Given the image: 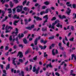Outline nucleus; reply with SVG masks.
Wrapping results in <instances>:
<instances>
[{
	"instance_id": "603ef678",
	"label": "nucleus",
	"mask_w": 76,
	"mask_h": 76,
	"mask_svg": "<svg viewBox=\"0 0 76 76\" xmlns=\"http://www.w3.org/2000/svg\"><path fill=\"white\" fill-rule=\"evenodd\" d=\"M29 53V50H27L25 53V55H26L27 54H28Z\"/></svg>"
},
{
	"instance_id": "864d4df0",
	"label": "nucleus",
	"mask_w": 76,
	"mask_h": 76,
	"mask_svg": "<svg viewBox=\"0 0 76 76\" xmlns=\"http://www.w3.org/2000/svg\"><path fill=\"white\" fill-rule=\"evenodd\" d=\"M37 56H36L34 58H33V60H37Z\"/></svg>"
},
{
	"instance_id": "f257e3e1",
	"label": "nucleus",
	"mask_w": 76,
	"mask_h": 76,
	"mask_svg": "<svg viewBox=\"0 0 76 76\" xmlns=\"http://www.w3.org/2000/svg\"><path fill=\"white\" fill-rule=\"evenodd\" d=\"M13 29V27H12L11 26H9L8 27V26L7 25L5 27V29L6 30L5 31V33L10 32L11 29Z\"/></svg>"
},
{
	"instance_id": "72a5a7b5",
	"label": "nucleus",
	"mask_w": 76,
	"mask_h": 76,
	"mask_svg": "<svg viewBox=\"0 0 76 76\" xmlns=\"http://www.w3.org/2000/svg\"><path fill=\"white\" fill-rule=\"evenodd\" d=\"M54 37H50L48 38L49 39H54Z\"/></svg>"
},
{
	"instance_id": "7ed1b4c3",
	"label": "nucleus",
	"mask_w": 76,
	"mask_h": 76,
	"mask_svg": "<svg viewBox=\"0 0 76 76\" xmlns=\"http://www.w3.org/2000/svg\"><path fill=\"white\" fill-rule=\"evenodd\" d=\"M16 9H18V8H19L20 9V10L18 9L17 10V12H20L22 11V9L23 8V6H18L16 7Z\"/></svg>"
},
{
	"instance_id": "dca6fc26",
	"label": "nucleus",
	"mask_w": 76,
	"mask_h": 76,
	"mask_svg": "<svg viewBox=\"0 0 76 76\" xmlns=\"http://www.w3.org/2000/svg\"><path fill=\"white\" fill-rule=\"evenodd\" d=\"M1 13H3L2 15V16H4V14L5 13V12L4 11H2L1 10H0V14Z\"/></svg>"
},
{
	"instance_id": "f8f14e48",
	"label": "nucleus",
	"mask_w": 76,
	"mask_h": 76,
	"mask_svg": "<svg viewBox=\"0 0 76 76\" xmlns=\"http://www.w3.org/2000/svg\"><path fill=\"white\" fill-rule=\"evenodd\" d=\"M65 62L64 61H63L61 62V63L60 64V65H63V64H64V66L65 67H66L67 66V64L66 63H64Z\"/></svg>"
},
{
	"instance_id": "58836bf2",
	"label": "nucleus",
	"mask_w": 76,
	"mask_h": 76,
	"mask_svg": "<svg viewBox=\"0 0 76 76\" xmlns=\"http://www.w3.org/2000/svg\"><path fill=\"white\" fill-rule=\"evenodd\" d=\"M3 72L4 73L5 75H6L7 74V73H6V70H3Z\"/></svg>"
},
{
	"instance_id": "2eb2a0df",
	"label": "nucleus",
	"mask_w": 76,
	"mask_h": 76,
	"mask_svg": "<svg viewBox=\"0 0 76 76\" xmlns=\"http://www.w3.org/2000/svg\"><path fill=\"white\" fill-rule=\"evenodd\" d=\"M48 66H49L50 67H53V66L51 65V63H50L49 64L47 65L46 66L47 68H48Z\"/></svg>"
},
{
	"instance_id": "4c0bfd02",
	"label": "nucleus",
	"mask_w": 76,
	"mask_h": 76,
	"mask_svg": "<svg viewBox=\"0 0 76 76\" xmlns=\"http://www.w3.org/2000/svg\"><path fill=\"white\" fill-rule=\"evenodd\" d=\"M16 17H17V15H14L13 18V19H16Z\"/></svg>"
},
{
	"instance_id": "5701e85b",
	"label": "nucleus",
	"mask_w": 76,
	"mask_h": 76,
	"mask_svg": "<svg viewBox=\"0 0 76 76\" xmlns=\"http://www.w3.org/2000/svg\"><path fill=\"white\" fill-rule=\"evenodd\" d=\"M52 53L53 55V56H55V54H56V53H54V49H53L52 50Z\"/></svg>"
},
{
	"instance_id": "7c9ffc66",
	"label": "nucleus",
	"mask_w": 76,
	"mask_h": 76,
	"mask_svg": "<svg viewBox=\"0 0 76 76\" xmlns=\"http://www.w3.org/2000/svg\"><path fill=\"white\" fill-rule=\"evenodd\" d=\"M9 39L10 41L12 40V36H10L9 38Z\"/></svg>"
},
{
	"instance_id": "c9c22d12",
	"label": "nucleus",
	"mask_w": 76,
	"mask_h": 76,
	"mask_svg": "<svg viewBox=\"0 0 76 76\" xmlns=\"http://www.w3.org/2000/svg\"><path fill=\"white\" fill-rule=\"evenodd\" d=\"M73 39H74V38L72 37L69 39V41H73Z\"/></svg>"
},
{
	"instance_id": "4be33fe9",
	"label": "nucleus",
	"mask_w": 76,
	"mask_h": 76,
	"mask_svg": "<svg viewBox=\"0 0 76 76\" xmlns=\"http://www.w3.org/2000/svg\"><path fill=\"white\" fill-rule=\"evenodd\" d=\"M10 7H12L13 6L14 4H12V1H10Z\"/></svg>"
},
{
	"instance_id": "412c9836",
	"label": "nucleus",
	"mask_w": 76,
	"mask_h": 76,
	"mask_svg": "<svg viewBox=\"0 0 76 76\" xmlns=\"http://www.w3.org/2000/svg\"><path fill=\"white\" fill-rule=\"evenodd\" d=\"M50 8H48L45 10V13H48V11L50 10Z\"/></svg>"
},
{
	"instance_id": "9d476101",
	"label": "nucleus",
	"mask_w": 76,
	"mask_h": 76,
	"mask_svg": "<svg viewBox=\"0 0 76 76\" xmlns=\"http://www.w3.org/2000/svg\"><path fill=\"white\" fill-rule=\"evenodd\" d=\"M24 37V34L22 33L21 34V35L20 36V34H19L18 36V37L19 38V39H20L21 38H22Z\"/></svg>"
},
{
	"instance_id": "6ab92c4d",
	"label": "nucleus",
	"mask_w": 76,
	"mask_h": 76,
	"mask_svg": "<svg viewBox=\"0 0 76 76\" xmlns=\"http://www.w3.org/2000/svg\"><path fill=\"white\" fill-rule=\"evenodd\" d=\"M56 26L57 27H58V28H62V25H60V24L58 23L57 25H56Z\"/></svg>"
},
{
	"instance_id": "a211bd4d",
	"label": "nucleus",
	"mask_w": 76,
	"mask_h": 76,
	"mask_svg": "<svg viewBox=\"0 0 76 76\" xmlns=\"http://www.w3.org/2000/svg\"><path fill=\"white\" fill-rule=\"evenodd\" d=\"M37 42H38V38H36L34 41L35 45H37Z\"/></svg>"
},
{
	"instance_id": "2f4dec72",
	"label": "nucleus",
	"mask_w": 76,
	"mask_h": 76,
	"mask_svg": "<svg viewBox=\"0 0 76 76\" xmlns=\"http://www.w3.org/2000/svg\"><path fill=\"white\" fill-rule=\"evenodd\" d=\"M56 20V18L55 17H54L52 18L51 20L53 21V20Z\"/></svg>"
},
{
	"instance_id": "ea45409f",
	"label": "nucleus",
	"mask_w": 76,
	"mask_h": 76,
	"mask_svg": "<svg viewBox=\"0 0 76 76\" xmlns=\"http://www.w3.org/2000/svg\"><path fill=\"white\" fill-rule=\"evenodd\" d=\"M45 8H46V6H44L42 7V9H45Z\"/></svg>"
},
{
	"instance_id": "20e7f679",
	"label": "nucleus",
	"mask_w": 76,
	"mask_h": 76,
	"mask_svg": "<svg viewBox=\"0 0 76 76\" xmlns=\"http://www.w3.org/2000/svg\"><path fill=\"white\" fill-rule=\"evenodd\" d=\"M33 72H36V74H38V72H39V71L37 70V69H36V68H35V66H34Z\"/></svg>"
},
{
	"instance_id": "cd10ccee",
	"label": "nucleus",
	"mask_w": 76,
	"mask_h": 76,
	"mask_svg": "<svg viewBox=\"0 0 76 76\" xmlns=\"http://www.w3.org/2000/svg\"><path fill=\"white\" fill-rule=\"evenodd\" d=\"M26 29H28L29 30H31L32 29V28L31 27H26Z\"/></svg>"
},
{
	"instance_id": "f03ea898",
	"label": "nucleus",
	"mask_w": 76,
	"mask_h": 76,
	"mask_svg": "<svg viewBox=\"0 0 76 76\" xmlns=\"http://www.w3.org/2000/svg\"><path fill=\"white\" fill-rule=\"evenodd\" d=\"M18 30L17 28H15V31H16L15 33V31H13L12 32V36L14 38H15V36H16L18 35Z\"/></svg>"
},
{
	"instance_id": "a878e982",
	"label": "nucleus",
	"mask_w": 76,
	"mask_h": 76,
	"mask_svg": "<svg viewBox=\"0 0 76 76\" xmlns=\"http://www.w3.org/2000/svg\"><path fill=\"white\" fill-rule=\"evenodd\" d=\"M7 17L6 16L5 18V19H3L2 20V22H4V21H6V20H7Z\"/></svg>"
},
{
	"instance_id": "49530a36",
	"label": "nucleus",
	"mask_w": 76,
	"mask_h": 76,
	"mask_svg": "<svg viewBox=\"0 0 76 76\" xmlns=\"http://www.w3.org/2000/svg\"><path fill=\"white\" fill-rule=\"evenodd\" d=\"M0 2H2V4H3L4 3V0H0Z\"/></svg>"
},
{
	"instance_id": "09e8293b",
	"label": "nucleus",
	"mask_w": 76,
	"mask_h": 76,
	"mask_svg": "<svg viewBox=\"0 0 76 76\" xmlns=\"http://www.w3.org/2000/svg\"><path fill=\"white\" fill-rule=\"evenodd\" d=\"M67 6L71 8H72V4H69V5H67Z\"/></svg>"
},
{
	"instance_id": "e433bc0d",
	"label": "nucleus",
	"mask_w": 76,
	"mask_h": 76,
	"mask_svg": "<svg viewBox=\"0 0 76 76\" xmlns=\"http://www.w3.org/2000/svg\"><path fill=\"white\" fill-rule=\"evenodd\" d=\"M21 75L22 76H24V72H23V71H21Z\"/></svg>"
},
{
	"instance_id": "338daca9",
	"label": "nucleus",
	"mask_w": 76,
	"mask_h": 76,
	"mask_svg": "<svg viewBox=\"0 0 76 76\" xmlns=\"http://www.w3.org/2000/svg\"><path fill=\"white\" fill-rule=\"evenodd\" d=\"M56 54H58V50H56Z\"/></svg>"
},
{
	"instance_id": "e2e57ef3",
	"label": "nucleus",
	"mask_w": 76,
	"mask_h": 76,
	"mask_svg": "<svg viewBox=\"0 0 76 76\" xmlns=\"http://www.w3.org/2000/svg\"><path fill=\"white\" fill-rule=\"evenodd\" d=\"M19 47H21L22 48H23V46H22V45H19Z\"/></svg>"
},
{
	"instance_id": "423d86ee",
	"label": "nucleus",
	"mask_w": 76,
	"mask_h": 76,
	"mask_svg": "<svg viewBox=\"0 0 76 76\" xmlns=\"http://www.w3.org/2000/svg\"><path fill=\"white\" fill-rule=\"evenodd\" d=\"M71 10L70 9V8H67V10L66 11V13L68 14V15H69L70 13V12H71Z\"/></svg>"
},
{
	"instance_id": "1a4fd4ad",
	"label": "nucleus",
	"mask_w": 76,
	"mask_h": 76,
	"mask_svg": "<svg viewBox=\"0 0 76 76\" xmlns=\"http://www.w3.org/2000/svg\"><path fill=\"white\" fill-rule=\"evenodd\" d=\"M18 54L20 55L19 57L20 58H22L23 57V54H22V53L20 52H18Z\"/></svg>"
},
{
	"instance_id": "680f3d73",
	"label": "nucleus",
	"mask_w": 76,
	"mask_h": 76,
	"mask_svg": "<svg viewBox=\"0 0 76 76\" xmlns=\"http://www.w3.org/2000/svg\"><path fill=\"white\" fill-rule=\"evenodd\" d=\"M33 39L32 38H30L29 39V41H32Z\"/></svg>"
},
{
	"instance_id": "774afa93",
	"label": "nucleus",
	"mask_w": 76,
	"mask_h": 76,
	"mask_svg": "<svg viewBox=\"0 0 76 76\" xmlns=\"http://www.w3.org/2000/svg\"><path fill=\"white\" fill-rule=\"evenodd\" d=\"M13 48H15V49L16 48H17V46H16V45H15L14 46Z\"/></svg>"
},
{
	"instance_id": "052dcab7",
	"label": "nucleus",
	"mask_w": 76,
	"mask_h": 76,
	"mask_svg": "<svg viewBox=\"0 0 76 76\" xmlns=\"http://www.w3.org/2000/svg\"><path fill=\"white\" fill-rule=\"evenodd\" d=\"M59 49H60V50H63V48L61 46H60Z\"/></svg>"
},
{
	"instance_id": "aec40b11",
	"label": "nucleus",
	"mask_w": 76,
	"mask_h": 76,
	"mask_svg": "<svg viewBox=\"0 0 76 76\" xmlns=\"http://www.w3.org/2000/svg\"><path fill=\"white\" fill-rule=\"evenodd\" d=\"M50 3L47 1H46V2H44V4H45V5H48Z\"/></svg>"
},
{
	"instance_id": "8fccbe9b",
	"label": "nucleus",
	"mask_w": 76,
	"mask_h": 76,
	"mask_svg": "<svg viewBox=\"0 0 76 76\" xmlns=\"http://www.w3.org/2000/svg\"><path fill=\"white\" fill-rule=\"evenodd\" d=\"M39 48H40L41 50H42L43 49V47H42V46L39 45Z\"/></svg>"
},
{
	"instance_id": "473e14b6",
	"label": "nucleus",
	"mask_w": 76,
	"mask_h": 76,
	"mask_svg": "<svg viewBox=\"0 0 76 76\" xmlns=\"http://www.w3.org/2000/svg\"><path fill=\"white\" fill-rule=\"evenodd\" d=\"M18 61L20 62L21 63H22L23 62V60L22 59H18Z\"/></svg>"
},
{
	"instance_id": "0eeeda50",
	"label": "nucleus",
	"mask_w": 76,
	"mask_h": 76,
	"mask_svg": "<svg viewBox=\"0 0 76 76\" xmlns=\"http://www.w3.org/2000/svg\"><path fill=\"white\" fill-rule=\"evenodd\" d=\"M57 23V21H56L55 22L52 23V25L51 28H52V29H54V26Z\"/></svg>"
},
{
	"instance_id": "0e129e2a",
	"label": "nucleus",
	"mask_w": 76,
	"mask_h": 76,
	"mask_svg": "<svg viewBox=\"0 0 76 76\" xmlns=\"http://www.w3.org/2000/svg\"><path fill=\"white\" fill-rule=\"evenodd\" d=\"M71 75H72L73 76H76V74H71Z\"/></svg>"
},
{
	"instance_id": "13d9d810",
	"label": "nucleus",
	"mask_w": 76,
	"mask_h": 76,
	"mask_svg": "<svg viewBox=\"0 0 76 76\" xmlns=\"http://www.w3.org/2000/svg\"><path fill=\"white\" fill-rule=\"evenodd\" d=\"M0 66H1V69H3V65L0 64Z\"/></svg>"
},
{
	"instance_id": "a18cd8bd",
	"label": "nucleus",
	"mask_w": 76,
	"mask_h": 76,
	"mask_svg": "<svg viewBox=\"0 0 76 76\" xmlns=\"http://www.w3.org/2000/svg\"><path fill=\"white\" fill-rule=\"evenodd\" d=\"M31 29H32V28H34L35 27V25H33L31 26Z\"/></svg>"
},
{
	"instance_id": "9b49d317",
	"label": "nucleus",
	"mask_w": 76,
	"mask_h": 76,
	"mask_svg": "<svg viewBox=\"0 0 76 76\" xmlns=\"http://www.w3.org/2000/svg\"><path fill=\"white\" fill-rule=\"evenodd\" d=\"M58 17H59V18H60L61 19H63V18H66V16L65 15H63L62 17H61V16L60 15H58Z\"/></svg>"
},
{
	"instance_id": "f3484780",
	"label": "nucleus",
	"mask_w": 76,
	"mask_h": 76,
	"mask_svg": "<svg viewBox=\"0 0 76 76\" xmlns=\"http://www.w3.org/2000/svg\"><path fill=\"white\" fill-rule=\"evenodd\" d=\"M23 41L25 44L27 43V41L26 40V37H25L23 39Z\"/></svg>"
},
{
	"instance_id": "c85d7f7f",
	"label": "nucleus",
	"mask_w": 76,
	"mask_h": 76,
	"mask_svg": "<svg viewBox=\"0 0 76 76\" xmlns=\"http://www.w3.org/2000/svg\"><path fill=\"white\" fill-rule=\"evenodd\" d=\"M24 21L25 22V23L26 25V24H27V23H28V20H27V19H25L24 20Z\"/></svg>"
},
{
	"instance_id": "de8ad7c7",
	"label": "nucleus",
	"mask_w": 76,
	"mask_h": 76,
	"mask_svg": "<svg viewBox=\"0 0 76 76\" xmlns=\"http://www.w3.org/2000/svg\"><path fill=\"white\" fill-rule=\"evenodd\" d=\"M26 1H27L26 0L24 1L23 3V5H25V4H26Z\"/></svg>"
},
{
	"instance_id": "b1692460",
	"label": "nucleus",
	"mask_w": 76,
	"mask_h": 76,
	"mask_svg": "<svg viewBox=\"0 0 76 76\" xmlns=\"http://www.w3.org/2000/svg\"><path fill=\"white\" fill-rule=\"evenodd\" d=\"M8 11H9V13H12V9H7Z\"/></svg>"
},
{
	"instance_id": "bf43d9fd",
	"label": "nucleus",
	"mask_w": 76,
	"mask_h": 76,
	"mask_svg": "<svg viewBox=\"0 0 76 76\" xmlns=\"http://www.w3.org/2000/svg\"><path fill=\"white\" fill-rule=\"evenodd\" d=\"M72 7L73 8H75V7H76V5L74 4L73 5Z\"/></svg>"
},
{
	"instance_id": "393cba45",
	"label": "nucleus",
	"mask_w": 76,
	"mask_h": 76,
	"mask_svg": "<svg viewBox=\"0 0 76 76\" xmlns=\"http://www.w3.org/2000/svg\"><path fill=\"white\" fill-rule=\"evenodd\" d=\"M43 18H45V19H47V20H48V15H46L45 16L43 17Z\"/></svg>"
},
{
	"instance_id": "bb28decb",
	"label": "nucleus",
	"mask_w": 76,
	"mask_h": 76,
	"mask_svg": "<svg viewBox=\"0 0 76 76\" xmlns=\"http://www.w3.org/2000/svg\"><path fill=\"white\" fill-rule=\"evenodd\" d=\"M9 67H10V64H8L6 67V70H7L8 69H9Z\"/></svg>"
},
{
	"instance_id": "6e6552de",
	"label": "nucleus",
	"mask_w": 76,
	"mask_h": 76,
	"mask_svg": "<svg viewBox=\"0 0 76 76\" xmlns=\"http://www.w3.org/2000/svg\"><path fill=\"white\" fill-rule=\"evenodd\" d=\"M34 19H36L37 20H42V18H39L38 17H36L35 16L34 17Z\"/></svg>"
},
{
	"instance_id": "37998d69",
	"label": "nucleus",
	"mask_w": 76,
	"mask_h": 76,
	"mask_svg": "<svg viewBox=\"0 0 76 76\" xmlns=\"http://www.w3.org/2000/svg\"><path fill=\"white\" fill-rule=\"evenodd\" d=\"M71 29L72 31H74V27L73 26H71Z\"/></svg>"
},
{
	"instance_id": "39448f33",
	"label": "nucleus",
	"mask_w": 76,
	"mask_h": 76,
	"mask_svg": "<svg viewBox=\"0 0 76 76\" xmlns=\"http://www.w3.org/2000/svg\"><path fill=\"white\" fill-rule=\"evenodd\" d=\"M16 58H12V64L15 66H16V64L15 63V61L16 60Z\"/></svg>"
},
{
	"instance_id": "ddd939ff",
	"label": "nucleus",
	"mask_w": 76,
	"mask_h": 76,
	"mask_svg": "<svg viewBox=\"0 0 76 76\" xmlns=\"http://www.w3.org/2000/svg\"><path fill=\"white\" fill-rule=\"evenodd\" d=\"M19 22V20H18V21L15 20V21H14V23H13L14 25H15V26H16V25H17V24H16V23H18V22Z\"/></svg>"
},
{
	"instance_id": "69168bd1",
	"label": "nucleus",
	"mask_w": 76,
	"mask_h": 76,
	"mask_svg": "<svg viewBox=\"0 0 76 76\" xmlns=\"http://www.w3.org/2000/svg\"><path fill=\"white\" fill-rule=\"evenodd\" d=\"M51 46L53 47H54V46H55V44H52L51 45Z\"/></svg>"
},
{
	"instance_id": "f704fd0d",
	"label": "nucleus",
	"mask_w": 76,
	"mask_h": 76,
	"mask_svg": "<svg viewBox=\"0 0 76 76\" xmlns=\"http://www.w3.org/2000/svg\"><path fill=\"white\" fill-rule=\"evenodd\" d=\"M46 54H47V53L46 52L44 53V57H47L48 56V55Z\"/></svg>"
},
{
	"instance_id": "c03bdc74",
	"label": "nucleus",
	"mask_w": 76,
	"mask_h": 76,
	"mask_svg": "<svg viewBox=\"0 0 76 76\" xmlns=\"http://www.w3.org/2000/svg\"><path fill=\"white\" fill-rule=\"evenodd\" d=\"M13 13H15V11H16V8H15L12 9Z\"/></svg>"
},
{
	"instance_id": "c756f323",
	"label": "nucleus",
	"mask_w": 76,
	"mask_h": 76,
	"mask_svg": "<svg viewBox=\"0 0 76 76\" xmlns=\"http://www.w3.org/2000/svg\"><path fill=\"white\" fill-rule=\"evenodd\" d=\"M44 14H45V11H42L40 12V15H42Z\"/></svg>"
},
{
	"instance_id": "a19ab883",
	"label": "nucleus",
	"mask_w": 76,
	"mask_h": 76,
	"mask_svg": "<svg viewBox=\"0 0 76 76\" xmlns=\"http://www.w3.org/2000/svg\"><path fill=\"white\" fill-rule=\"evenodd\" d=\"M42 31H47V28H42Z\"/></svg>"
},
{
	"instance_id": "6e6d98bb",
	"label": "nucleus",
	"mask_w": 76,
	"mask_h": 76,
	"mask_svg": "<svg viewBox=\"0 0 76 76\" xmlns=\"http://www.w3.org/2000/svg\"><path fill=\"white\" fill-rule=\"evenodd\" d=\"M69 44H70V43H69V42H68L66 43V45L67 47H69Z\"/></svg>"
},
{
	"instance_id": "3c124183",
	"label": "nucleus",
	"mask_w": 76,
	"mask_h": 76,
	"mask_svg": "<svg viewBox=\"0 0 76 76\" xmlns=\"http://www.w3.org/2000/svg\"><path fill=\"white\" fill-rule=\"evenodd\" d=\"M3 48H4V46H1L0 49L1 50H3Z\"/></svg>"
},
{
	"instance_id": "4468645a",
	"label": "nucleus",
	"mask_w": 76,
	"mask_h": 76,
	"mask_svg": "<svg viewBox=\"0 0 76 76\" xmlns=\"http://www.w3.org/2000/svg\"><path fill=\"white\" fill-rule=\"evenodd\" d=\"M23 9L24 10H25V11H26L27 10H28V12H29V9L28 8L26 7H25L23 8Z\"/></svg>"
},
{
	"instance_id": "79ce46f5",
	"label": "nucleus",
	"mask_w": 76,
	"mask_h": 76,
	"mask_svg": "<svg viewBox=\"0 0 76 76\" xmlns=\"http://www.w3.org/2000/svg\"><path fill=\"white\" fill-rule=\"evenodd\" d=\"M14 1V2L15 3H18V0H13Z\"/></svg>"
},
{
	"instance_id": "4d7b16f0",
	"label": "nucleus",
	"mask_w": 76,
	"mask_h": 76,
	"mask_svg": "<svg viewBox=\"0 0 76 76\" xmlns=\"http://www.w3.org/2000/svg\"><path fill=\"white\" fill-rule=\"evenodd\" d=\"M40 6V5H39V4H38L37 3L35 4V6Z\"/></svg>"
},
{
	"instance_id": "5fc2aeb1",
	"label": "nucleus",
	"mask_w": 76,
	"mask_h": 76,
	"mask_svg": "<svg viewBox=\"0 0 76 76\" xmlns=\"http://www.w3.org/2000/svg\"><path fill=\"white\" fill-rule=\"evenodd\" d=\"M9 48V47L8 46H6L5 48V50H8V49Z\"/></svg>"
}]
</instances>
